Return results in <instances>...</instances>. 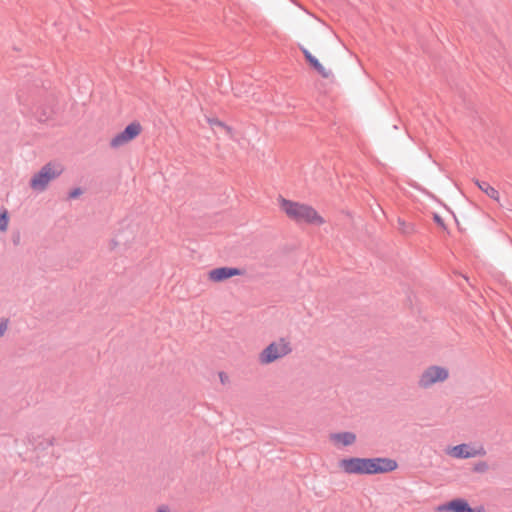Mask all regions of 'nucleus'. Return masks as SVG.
Wrapping results in <instances>:
<instances>
[{
    "mask_svg": "<svg viewBox=\"0 0 512 512\" xmlns=\"http://www.w3.org/2000/svg\"><path fill=\"white\" fill-rule=\"evenodd\" d=\"M438 510L449 512H484V507H471L466 499L455 498L439 506Z\"/></svg>",
    "mask_w": 512,
    "mask_h": 512,
    "instance_id": "7",
    "label": "nucleus"
},
{
    "mask_svg": "<svg viewBox=\"0 0 512 512\" xmlns=\"http://www.w3.org/2000/svg\"><path fill=\"white\" fill-rule=\"evenodd\" d=\"M339 467L347 474L375 475L394 471L398 463L394 459L385 457H350L340 460Z\"/></svg>",
    "mask_w": 512,
    "mask_h": 512,
    "instance_id": "1",
    "label": "nucleus"
},
{
    "mask_svg": "<svg viewBox=\"0 0 512 512\" xmlns=\"http://www.w3.org/2000/svg\"><path fill=\"white\" fill-rule=\"evenodd\" d=\"M207 121H208L209 125L211 126V128H213V129L219 128V129L223 130L225 132V134L227 136H229L230 138L233 137V129L230 126L226 125L220 119L212 117V118H208Z\"/></svg>",
    "mask_w": 512,
    "mask_h": 512,
    "instance_id": "13",
    "label": "nucleus"
},
{
    "mask_svg": "<svg viewBox=\"0 0 512 512\" xmlns=\"http://www.w3.org/2000/svg\"><path fill=\"white\" fill-rule=\"evenodd\" d=\"M83 193V190L80 187H76L72 189L68 194V199H76Z\"/></svg>",
    "mask_w": 512,
    "mask_h": 512,
    "instance_id": "18",
    "label": "nucleus"
},
{
    "mask_svg": "<svg viewBox=\"0 0 512 512\" xmlns=\"http://www.w3.org/2000/svg\"><path fill=\"white\" fill-rule=\"evenodd\" d=\"M219 378L222 384H226L229 381V377L224 372H219Z\"/></svg>",
    "mask_w": 512,
    "mask_h": 512,
    "instance_id": "20",
    "label": "nucleus"
},
{
    "mask_svg": "<svg viewBox=\"0 0 512 512\" xmlns=\"http://www.w3.org/2000/svg\"><path fill=\"white\" fill-rule=\"evenodd\" d=\"M433 220L440 228L447 230V226L443 218L438 213H433Z\"/></svg>",
    "mask_w": 512,
    "mask_h": 512,
    "instance_id": "17",
    "label": "nucleus"
},
{
    "mask_svg": "<svg viewBox=\"0 0 512 512\" xmlns=\"http://www.w3.org/2000/svg\"><path fill=\"white\" fill-rule=\"evenodd\" d=\"M18 241H19V237H17V239H13V242H14L15 244H17V243H18Z\"/></svg>",
    "mask_w": 512,
    "mask_h": 512,
    "instance_id": "22",
    "label": "nucleus"
},
{
    "mask_svg": "<svg viewBox=\"0 0 512 512\" xmlns=\"http://www.w3.org/2000/svg\"><path fill=\"white\" fill-rule=\"evenodd\" d=\"M245 274V270L237 267H218L209 271V279L213 282H222L234 276Z\"/></svg>",
    "mask_w": 512,
    "mask_h": 512,
    "instance_id": "8",
    "label": "nucleus"
},
{
    "mask_svg": "<svg viewBox=\"0 0 512 512\" xmlns=\"http://www.w3.org/2000/svg\"><path fill=\"white\" fill-rule=\"evenodd\" d=\"M9 222V216L7 211L5 210L3 213H0V230L5 231L7 230Z\"/></svg>",
    "mask_w": 512,
    "mask_h": 512,
    "instance_id": "15",
    "label": "nucleus"
},
{
    "mask_svg": "<svg viewBox=\"0 0 512 512\" xmlns=\"http://www.w3.org/2000/svg\"><path fill=\"white\" fill-rule=\"evenodd\" d=\"M398 225H399V230L403 233V234H411L414 232L415 228H414V225L411 224V223H406L404 220H402L401 218L398 219Z\"/></svg>",
    "mask_w": 512,
    "mask_h": 512,
    "instance_id": "14",
    "label": "nucleus"
},
{
    "mask_svg": "<svg viewBox=\"0 0 512 512\" xmlns=\"http://www.w3.org/2000/svg\"><path fill=\"white\" fill-rule=\"evenodd\" d=\"M301 52L304 55L305 60L309 63V65L317 71L319 75L323 78H330L332 76L331 70H327L320 62L319 60L313 56L310 51L304 47H301Z\"/></svg>",
    "mask_w": 512,
    "mask_h": 512,
    "instance_id": "10",
    "label": "nucleus"
},
{
    "mask_svg": "<svg viewBox=\"0 0 512 512\" xmlns=\"http://www.w3.org/2000/svg\"><path fill=\"white\" fill-rule=\"evenodd\" d=\"M450 454L453 457L458 458V459H467V458L475 457L477 455H484L485 451L483 448H481L480 450H475L469 444L463 443V444L454 446L451 449Z\"/></svg>",
    "mask_w": 512,
    "mask_h": 512,
    "instance_id": "9",
    "label": "nucleus"
},
{
    "mask_svg": "<svg viewBox=\"0 0 512 512\" xmlns=\"http://www.w3.org/2000/svg\"><path fill=\"white\" fill-rule=\"evenodd\" d=\"M280 207L290 219L297 223L304 222L316 226L325 223L323 217L310 205L301 204L281 197Z\"/></svg>",
    "mask_w": 512,
    "mask_h": 512,
    "instance_id": "2",
    "label": "nucleus"
},
{
    "mask_svg": "<svg viewBox=\"0 0 512 512\" xmlns=\"http://www.w3.org/2000/svg\"><path fill=\"white\" fill-rule=\"evenodd\" d=\"M62 171L63 170L59 165L47 163L33 175L30 180V187L36 191H44L48 183L51 180L59 177Z\"/></svg>",
    "mask_w": 512,
    "mask_h": 512,
    "instance_id": "4",
    "label": "nucleus"
},
{
    "mask_svg": "<svg viewBox=\"0 0 512 512\" xmlns=\"http://www.w3.org/2000/svg\"><path fill=\"white\" fill-rule=\"evenodd\" d=\"M475 184L478 186V188L484 192L489 198L499 201V192L494 187H492L488 182L486 181H480L475 180Z\"/></svg>",
    "mask_w": 512,
    "mask_h": 512,
    "instance_id": "12",
    "label": "nucleus"
},
{
    "mask_svg": "<svg viewBox=\"0 0 512 512\" xmlns=\"http://www.w3.org/2000/svg\"><path fill=\"white\" fill-rule=\"evenodd\" d=\"M8 323H9V320L7 318H1L0 319V337H2L7 328H8Z\"/></svg>",
    "mask_w": 512,
    "mask_h": 512,
    "instance_id": "19",
    "label": "nucleus"
},
{
    "mask_svg": "<svg viewBox=\"0 0 512 512\" xmlns=\"http://www.w3.org/2000/svg\"><path fill=\"white\" fill-rule=\"evenodd\" d=\"M488 464L485 461H480L474 465L473 470L477 473H484L488 470Z\"/></svg>",
    "mask_w": 512,
    "mask_h": 512,
    "instance_id": "16",
    "label": "nucleus"
},
{
    "mask_svg": "<svg viewBox=\"0 0 512 512\" xmlns=\"http://www.w3.org/2000/svg\"><path fill=\"white\" fill-rule=\"evenodd\" d=\"M292 352L291 343L286 338H280L278 341L270 343L259 354V362L268 365L276 360L285 357Z\"/></svg>",
    "mask_w": 512,
    "mask_h": 512,
    "instance_id": "3",
    "label": "nucleus"
},
{
    "mask_svg": "<svg viewBox=\"0 0 512 512\" xmlns=\"http://www.w3.org/2000/svg\"><path fill=\"white\" fill-rule=\"evenodd\" d=\"M142 131V127L139 122L134 121L128 124L123 131L115 135L110 141V147L117 149L120 148L133 139H135Z\"/></svg>",
    "mask_w": 512,
    "mask_h": 512,
    "instance_id": "6",
    "label": "nucleus"
},
{
    "mask_svg": "<svg viewBox=\"0 0 512 512\" xmlns=\"http://www.w3.org/2000/svg\"><path fill=\"white\" fill-rule=\"evenodd\" d=\"M449 377L448 369L432 365L426 368L419 377L418 386L422 389H427L432 385L444 382Z\"/></svg>",
    "mask_w": 512,
    "mask_h": 512,
    "instance_id": "5",
    "label": "nucleus"
},
{
    "mask_svg": "<svg viewBox=\"0 0 512 512\" xmlns=\"http://www.w3.org/2000/svg\"><path fill=\"white\" fill-rule=\"evenodd\" d=\"M157 512H170V508L168 505H160L157 508Z\"/></svg>",
    "mask_w": 512,
    "mask_h": 512,
    "instance_id": "21",
    "label": "nucleus"
},
{
    "mask_svg": "<svg viewBox=\"0 0 512 512\" xmlns=\"http://www.w3.org/2000/svg\"><path fill=\"white\" fill-rule=\"evenodd\" d=\"M331 440L341 443L343 446H350L355 443L356 435L353 432H339L333 433L330 436Z\"/></svg>",
    "mask_w": 512,
    "mask_h": 512,
    "instance_id": "11",
    "label": "nucleus"
}]
</instances>
